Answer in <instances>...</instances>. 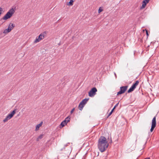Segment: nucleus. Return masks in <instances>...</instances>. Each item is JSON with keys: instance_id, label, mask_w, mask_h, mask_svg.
<instances>
[{"instance_id": "nucleus-20", "label": "nucleus", "mask_w": 159, "mask_h": 159, "mask_svg": "<svg viewBox=\"0 0 159 159\" xmlns=\"http://www.w3.org/2000/svg\"><path fill=\"white\" fill-rule=\"evenodd\" d=\"M155 127L151 126V127L150 129V131L151 132H152Z\"/></svg>"}, {"instance_id": "nucleus-9", "label": "nucleus", "mask_w": 159, "mask_h": 159, "mask_svg": "<svg viewBox=\"0 0 159 159\" xmlns=\"http://www.w3.org/2000/svg\"><path fill=\"white\" fill-rule=\"evenodd\" d=\"M156 117L155 116L153 118L152 123V125L151 126L156 127Z\"/></svg>"}, {"instance_id": "nucleus-18", "label": "nucleus", "mask_w": 159, "mask_h": 159, "mask_svg": "<svg viewBox=\"0 0 159 159\" xmlns=\"http://www.w3.org/2000/svg\"><path fill=\"white\" fill-rule=\"evenodd\" d=\"M66 125V124H65V123H64L63 122V121H62L61 124H60V126H61V127H64V126H65V125Z\"/></svg>"}, {"instance_id": "nucleus-21", "label": "nucleus", "mask_w": 159, "mask_h": 159, "mask_svg": "<svg viewBox=\"0 0 159 159\" xmlns=\"http://www.w3.org/2000/svg\"><path fill=\"white\" fill-rule=\"evenodd\" d=\"M146 30V34H147V36H148L149 35L148 34V31L146 30Z\"/></svg>"}, {"instance_id": "nucleus-10", "label": "nucleus", "mask_w": 159, "mask_h": 159, "mask_svg": "<svg viewBox=\"0 0 159 159\" xmlns=\"http://www.w3.org/2000/svg\"><path fill=\"white\" fill-rule=\"evenodd\" d=\"M42 124H43V122H41L39 124L36 125V128H35V131H37L39 129V127L42 126Z\"/></svg>"}, {"instance_id": "nucleus-14", "label": "nucleus", "mask_w": 159, "mask_h": 159, "mask_svg": "<svg viewBox=\"0 0 159 159\" xmlns=\"http://www.w3.org/2000/svg\"><path fill=\"white\" fill-rule=\"evenodd\" d=\"M74 2V0H70V2L67 3V5L69 6H72L73 5Z\"/></svg>"}, {"instance_id": "nucleus-15", "label": "nucleus", "mask_w": 159, "mask_h": 159, "mask_svg": "<svg viewBox=\"0 0 159 159\" xmlns=\"http://www.w3.org/2000/svg\"><path fill=\"white\" fill-rule=\"evenodd\" d=\"M139 83V82L138 80H137L135 83L133 84V86L135 88H136V86L138 85Z\"/></svg>"}, {"instance_id": "nucleus-1", "label": "nucleus", "mask_w": 159, "mask_h": 159, "mask_svg": "<svg viewBox=\"0 0 159 159\" xmlns=\"http://www.w3.org/2000/svg\"><path fill=\"white\" fill-rule=\"evenodd\" d=\"M109 144L106 139L104 136H101L98 139V147L101 152L105 151L107 148Z\"/></svg>"}, {"instance_id": "nucleus-5", "label": "nucleus", "mask_w": 159, "mask_h": 159, "mask_svg": "<svg viewBox=\"0 0 159 159\" xmlns=\"http://www.w3.org/2000/svg\"><path fill=\"white\" fill-rule=\"evenodd\" d=\"M14 27V25L13 24L10 23L8 27V28L4 30L3 33L5 34L10 32L13 29Z\"/></svg>"}, {"instance_id": "nucleus-2", "label": "nucleus", "mask_w": 159, "mask_h": 159, "mask_svg": "<svg viewBox=\"0 0 159 159\" xmlns=\"http://www.w3.org/2000/svg\"><path fill=\"white\" fill-rule=\"evenodd\" d=\"M15 10V9L13 8L10 9L7 14L2 17V19L4 20H6L10 18L14 13Z\"/></svg>"}, {"instance_id": "nucleus-16", "label": "nucleus", "mask_w": 159, "mask_h": 159, "mask_svg": "<svg viewBox=\"0 0 159 159\" xmlns=\"http://www.w3.org/2000/svg\"><path fill=\"white\" fill-rule=\"evenodd\" d=\"M43 137V135L41 134L40 135L37 139V141H39V139H42Z\"/></svg>"}, {"instance_id": "nucleus-26", "label": "nucleus", "mask_w": 159, "mask_h": 159, "mask_svg": "<svg viewBox=\"0 0 159 159\" xmlns=\"http://www.w3.org/2000/svg\"><path fill=\"white\" fill-rule=\"evenodd\" d=\"M114 110V109L113 108L111 110V111L112 113L113 112Z\"/></svg>"}, {"instance_id": "nucleus-28", "label": "nucleus", "mask_w": 159, "mask_h": 159, "mask_svg": "<svg viewBox=\"0 0 159 159\" xmlns=\"http://www.w3.org/2000/svg\"><path fill=\"white\" fill-rule=\"evenodd\" d=\"M145 30H143V31H144Z\"/></svg>"}, {"instance_id": "nucleus-19", "label": "nucleus", "mask_w": 159, "mask_h": 159, "mask_svg": "<svg viewBox=\"0 0 159 159\" xmlns=\"http://www.w3.org/2000/svg\"><path fill=\"white\" fill-rule=\"evenodd\" d=\"M103 11V9L101 8V7H99L98 10V13H100V12Z\"/></svg>"}, {"instance_id": "nucleus-12", "label": "nucleus", "mask_w": 159, "mask_h": 159, "mask_svg": "<svg viewBox=\"0 0 159 159\" xmlns=\"http://www.w3.org/2000/svg\"><path fill=\"white\" fill-rule=\"evenodd\" d=\"M84 106V105L80 102L78 108L81 111Z\"/></svg>"}, {"instance_id": "nucleus-7", "label": "nucleus", "mask_w": 159, "mask_h": 159, "mask_svg": "<svg viewBox=\"0 0 159 159\" xmlns=\"http://www.w3.org/2000/svg\"><path fill=\"white\" fill-rule=\"evenodd\" d=\"M128 87V86H122L120 87V90L117 93V95L122 94L126 90Z\"/></svg>"}, {"instance_id": "nucleus-11", "label": "nucleus", "mask_w": 159, "mask_h": 159, "mask_svg": "<svg viewBox=\"0 0 159 159\" xmlns=\"http://www.w3.org/2000/svg\"><path fill=\"white\" fill-rule=\"evenodd\" d=\"M135 89V88L134 87L133 85H132L131 87L128 90V93H129L133 91Z\"/></svg>"}, {"instance_id": "nucleus-13", "label": "nucleus", "mask_w": 159, "mask_h": 159, "mask_svg": "<svg viewBox=\"0 0 159 159\" xmlns=\"http://www.w3.org/2000/svg\"><path fill=\"white\" fill-rule=\"evenodd\" d=\"M89 99L85 98L83 100L80 102L81 103L84 105L88 101Z\"/></svg>"}, {"instance_id": "nucleus-22", "label": "nucleus", "mask_w": 159, "mask_h": 159, "mask_svg": "<svg viewBox=\"0 0 159 159\" xmlns=\"http://www.w3.org/2000/svg\"><path fill=\"white\" fill-rule=\"evenodd\" d=\"M118 103H117V104H116L115 106L113 108L114 109H115L116 108V107L118 106Z\"/></svg>"}, {"instance_id": "nucleus-8", "label": "nucleus", "mask_w": 159, "mask_h": 159, "mask_svg": "<svg viewBox=\"0 0 159 159\" xmlns=\"http://www.w3.org/2000/svg\"><path fill=\"white\" fill-rule=\"evenodd\" d=\"M149 1V0H144L143 1L142 5L141 7V9H143L144 8L147 3H148Z\"/></svg>"}, {"instance_id": "nucleus-23", "label": "nucleus", "mask_w": 159, "mask_h": 159, "mask_svg": "<svg viewBox=\"0 0 159 159\" xmlns=\"http://www.w3.org/2000/svg\"><path fill=\"white\" fill-rule=\"evenodd\" d=\"M74 109H75V108H73L71 110V111H70V113L71 114H72V113L73 112V111H74Z\"/></svg>"}, {"instance_id": "nucleus-27", "label": "nucleus", "mask_w": 159, "mask_h": 159, "mask_svg": "<svg viewBox=\"0 0 159 159\" xmlns=\"http://www.w3.org/2000/svg\"><path fill=\"white\" fill-rule=\"evenodd\" d=\"M144 159H150V157H147V158H145Z\"/></svg>"}, {"instance_id": "nucleus-17", "label": "nucleus", "mask_w": 159, "mask_h": 159, "mask_svg": "<svg viewBox=\"0 0 159 159\" xmlns=\"http://www.w3.org/2000/svg\"><path fill=\"white\" fill-rule=\"evenodd\" d=\"M65 121H67L66 122H68L70 121V117L69 116H68L66 118H65Z\"/></svg>"}, {"instance_id": "nucleus-3", "label": "nucleus", "mask_w": 159, "mask_h": 159, "mask_svg": "<svg viewBox=\"0 0 159 159\" xmlns=\"http://www.w3.org/2000/svg\"><path fill=\"white\" fill-rule=\"evenodd\" d=\"M16 110L15 109L12 111L10 114H8L3 120L4 123L7 122L16 113Z\"/></svg>"}, {"instance_id": "nucleus-4", "label": "nucleus", "mask_w": 159, "mask_h": 159, "mask_svg": "<svg viewBox=\"0 0 159 159\" xmlns=\"http://www.w3.org/2000/svg\"><path fill=\"white\" fill-rule=\"evenodd\" d=\"M46 34L45 32L41 34L38 37H37L34 41V43H36L40 42L44 38L45 34Z\"/></svg>"}, {"instance_id": "nucleus-24", "label": "nucleus", "mask_w": 159, "mask_h": 159, "mask_svg": "<svg viewBox=\"0 0 159 159\" xmlns=\"http://www.w3.org/2000/svg\"><path fill=\"white\" fill-rule=\"evenodd\" d=\"M63 122L64 123H65V124H66V125L67 124V123L68 122H66L67 121H65V120H64V121H63Z\"/></svg>"}, {"instance_id": "nucleus-25", "label": "nucleus", "mask_w": 159, "mask_h": 159, "mask_svg": "<svg viewBox=\"0 0 159 159\" xmlns=\"http://www.w3.org/2000/svg\"><path fill=\"white\" fill-rule=\"evenodd\" d=\"M112 113V112L111 111L110 112V113H109V114L108 117L110 115H111V114Z\"/></svg>"}, {"instance_id": "nucleus-6", "label": "nucleus", "mask_w": 159, "mask_h": 159, "mask_svg": "<svg viewBox=\"0 0 159 159\" xmlns=\"http://www.w3.org/2000/svg\"><path fill=\"white\" fill-rule=\"evenodd\" d=\"M97 91V89L96 88H92L89 92V96L90 97H93L96 94V92Z\"/></svg>"}]
</instances>
